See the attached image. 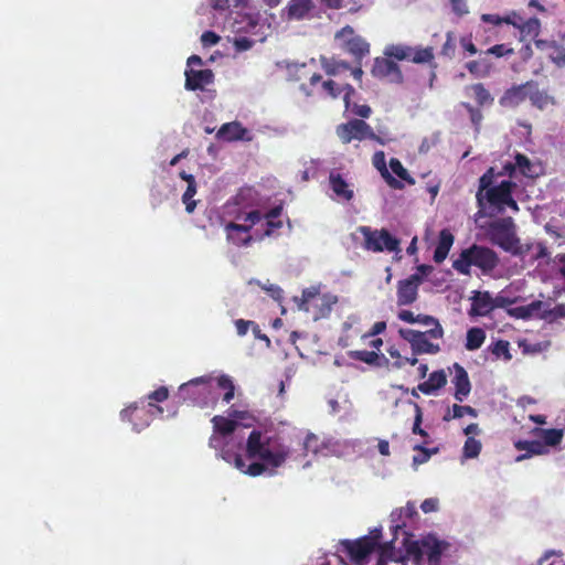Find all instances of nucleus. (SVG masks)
Instances as JSON below:
<instances>
[{
	"mask_svg": "<svg viewBox=\"0 0 565 565\" xmlns=\"http://www.w3.org/2000/svg\"><path fill=\"white\" fill-rule=\"evenodd\" d=\"M250 419L245 412H232L230 417L214 416L212 419L214 435L210 438V446L221 449L220 456L226 462L234 465L236 469L250 477L262 475L274 476L277 469L282 467L290 455V447L285 445L276 435L254 429L246 443V459L241 455L224 448L228 438L239 425L248 427Z\"/></svg>",
	"mask_w": 565,
	"mask_h": 565,
	"instance_id": "nucleus-1",
	"label": "nucleus"
},
{
	"mask_svg": "<svg viewBox=\"0 0 565 565\" xmlns=\"http://www.w3.org/2000/svg\"><path fill=\"white\" fill-rule=\"evenodd\" d=\"M282 211L281 206H275L268 212L259 210H242L236 215L242 224L231 222L226 224L225 231L227 239L236 246H246L252 239H262L264 236H270L282 226L278 220Z\"/></svg>",
	"mask_w": 565,
	"mask_h": 565,
	"instance_id": "nucleus-2",
	"label": "nucleus"
},
{
	"mask_svg": "<svg viewBox=\"0 0 565 565\" xmlns=\"http://www.w3.org/2000/svg\"><path fill=\"white\" fill-rule=\"evenodd\" d=\"M393 541L385 544L376 565H407L412 561L415 565H440L441 555L450 544L436 535L428 534L418 541L403 537L402 546L406 548V556H396Z\"/></svg>",
	"mask_w": 565,
	"mask_h": 565,
	"instance_id": "nucleus-3",
	"label": "nucleus"
},
{
	"mask_svg": "<svg viewBox=\"0 0 565 565\" xmlns=\"http://www.w3.org/2000/svg\"><path fill=\"white\" fill-rule=\"evenodd\" d=\"M218 390L225 391L223 401L230 403L234 398L235 386L228 375L214 377L212 374L199 376L179 386L178 396L181 401L195 406L213 405L218 398Z\"/></svg>",
	"mask_w": 565,
	"mask_h": 565,
	"instance_id": "nucleus-4",
	"label": "nucleus"
},
{
	"mask_svg": "<svg viewBox=\"0 0 565 565\" xmlns=\"http://www.w3.org/2000/svg\"><path fill=\"white\" fill-rule=\"evenodd\" d=\"M515 186L516 184L511 180H502L498 184H494L493 169L490 168L479 180L477 201L479 205H482L486 199L498 212H503L505 206L516 212L519 211V206L512 198V191Z\"/></svg>",
	"mask_w": 565,
	"mask_h": 565,
	"instance_id": "nucleus-5",
	"label": "nucleus"
},
{
	"mask_svg": "<svg viewBox=\"0 0 565 565\" xmlns=\"http://www.w3.org/2000/svg\"><path fill=\"white\" fill-rule=\"evenodd\" d=\"M498 263V255L492 249L473 244L461 250L459 257L452 263V267L462 275H470L471 266L480 268L483 274H489Z\"/></svg>",
	"mask_w": 565,
	"mask_h": 565,
	"instance_id": "nucleus-6",
	"label": "nucleus"
},
{
	"mask_svg": "<svg viewBox=\"0 0 565 565\" xmlns=\"http://www.w3.org/2000/svg\"><path fill=\"white\" fill-rule=\"evenodd\" d=\"M490 241L514 256H525L526 250L516 235V226L512 217L495 220L489 224Z\"/></svg>",
	"mask_w": 565,
	"mask_h": 565,
	"instance_id": "nucleus-7",
	"label": "nucleus"
},
{
	"mask_svg": "<svg viewBox=\"0 0 565 565\" xmlns=\"http://www.w3.org/2000/svg\"><path fill=\"white\" fill-rule=\"evenodd\" d=\"M359 232L363 235V247L367 250L374 253L401 252L399 241L385 228L372 230L369 226H360Z\"/></svg>",
	"mask_w": 565,
	"mask_h": 565,
	"instance_id": "nucleus-8",
	"label": "nucleus"
},
{
	"mask_svg": "<svg viewBox=\"0 0 565 565\" xmlns=\"http://www.w3.org/2000/svg\"><path fill=\"white\" fill-rule=\"evenodd\" d=\"M335 41L340 46L350 53L358 63L370 53V44L354 30L347 25L335 33Z\"/></svg>",
	"mask_w": 565,
	"mask_h": 565,
	"instance_id": "nucleus-9",
	"label": "nucleus"
},
{
	"mask_svg": "<svg viewBox=\"0 0 565 565\" xmlns=\"http://www.w3.org/2000/svg\"><path fill=\"white\" fill-rule=\"evenodd\" d=\"M316 10L313 0H287L281 10V18L288 22L310 20L315 18Z\"/></svg>",
	"mask_w": 565,
	"mask_h": 565,
	"instance_id": "nucleus-10",
	"label": "nucleus"
},
{
	"mask_svg": "<svg viewBox=\"0 0 565 565\" xmlns=\"http://www.w3.org/2000/svg\"><path fill=\"white\" fill-rule=\"evenodd\" d=\"M399 334L411 344L414 354H436L440 351L438 344H434L428 340L430 337L427 332L401 329Z\"/></svg>",
	"mask_w": 565,
	"mask_h": 565,
	"instance_id": "nucleus-11",
	"label": "nucleus"
},
{
	"mask_svg": "<svg viewBox=\"0 0 565 565\" xmlns=\"http://www.w3.org/2000/svg\"><path fill=\"white\" fill-rule=\"evenodd\" d=\"M381 529H374L370 537L360 539L349 544V554L356 563H363L373 550L380 544Z\"/></svg>",
	"mask_w": 565,
	"mask_h": 565,
	"instance_id": "nucleus-12",
	"label": "nucleus"
},
{
	"mask_svg": "<svg viewBox=\"0 0 565 565\" xmlns=\"http://www.w3.org/2000/svg\"><path fill=\"white\" fill-rule=\"evenodd\" d=\"M371 73L376 78H385L393 84H402L404 81L399 66L388 57H376Z\"/></svg>",
	"mask_w": 565,
	"mask_h": 565,
	"instance_id": "nucleus-13",
	"label": "nucleus"
},
{
	"mask_svg": "<svg viewBox=\"0 0 565 565\" xmlns=\"http://www.w3.org/2000/svg\"><path fill=\"white\" fill-rule=\"evenodd\" d=\"M419 279L417 276H409L397 284V305L409 306L417 300Z\"/></svg>",
	"mask_w": 565,
	"mask_h": 565,
	"instance_id": "nucleus-14",
	"label": "nucleus"
},
{
	"mask_svg": "<svg viewBox=\"0 0 565 565\" xmlns=\"http://www.w3.org/2000/svg\"><path fill=\"white\" fill-rule=\"evenodd\" d=\"M533 87V81L512 86L501 96L499 103L503 107L514 108L529 99L530 89Z\"/></svg>",
	"mask_w": 565,
	"mask_h": 565,
	"instance_id": "nucleus-15",
	"label": "nucleus"
},
{
	"mask_svg": "<svg viewBox=\"0 0 565 565\" xmlns=\"http://www.w3.org/2000/svg\"><path fill=\"white\" fill-rule=\"evenodd\" d=\"M216 138L224 141H250L252 134L238 121L226 122L216 132Z\"/></svg>",
	"mask_w": 565,
	"mask_h": 565,
	"instance_id": "nucleus-16",
	"label": "nucleus"
},
{
	"mask_svg": "<svg viewBox=\"0 0 565 565\" xmlns=\"http://www.w3.org/2000/svg\"><path fill=\"white\" fill-rule=\"evenodd\" d=\"M185 75V89L188 90H199L204 89L206 85H210L214 81V74L210 68L205 70H195V68H186L184 72Z\"/></svg>",
	"mask_w": 565,
	"mask_h": 565,
	"instance_id": "nucleus-17",
	"label": "nucleus"
},
{
	"mask_svg": "<svg viewBox=\"0 0 565 565\" xmlns=\"http://www.w3.org/2000/svg\"><path fill=\"white\" fill-rule=\"evenodd\" d=\"M470 316L486 317L493 308V296L489 291H472Z\"/></svg>",
	"mask_w": 565,
	"mask_h": 565,
	"instance_id": "nucleus-18",
	"label": "nucleus"
},
{
	"mask_svg": "<svg viewBox=\"0 0 565 565\" xmlns=\"http://www.w3.org/2000/svg\"><path fill=\"white\" fill-rule=\"evenodd\" d=\"M329 184L338 201H351L354 196L352 184H350L339 172L331 171Z\"/></svg>",
	"mask_w": 565,
	"mask_h": 565,
	"instance_id": "nucleus-19",
	"label": "nucleus"
},
{
	"mask_svg": "<svg viewBox=\"0 0 565 565\" xmlns=\"http://www.w3.org/2000/svg\"><path fill=\"white\" fill-rule=\"evenodd\" d=\"M504 169L510 173V175H513L519 171L522 175L527 178H535L541 172L540 166L531 162L526 156L521 153L515 156L514 163H507Z\"/></svg>",
	"mask_w": 565,
	"mask_h": 565,
	"instance_id": "nucleus-20",
	"label": "nucleus"
},
{
	"mask_svg": "<svg viewBox=\"0 0 565 565\" xmlns=\"http://www.w3.org/2000/svg\"><path fill=\"white\" fill-rule=\"evenodd\" d=\"M455 370V376L452 383L455 384V398L458 402H463L471 391V384L467 371L458 363L452 365Z\"/></svg>",
	"mask_w": 565,
	"mask_h": 565,
	"instance_id": "nucleus-21",
	"label": "nucleus"
},
{
	"mask_svg": "<svg viewBox=\"0 0 565 565\" xmlns=\"http://www.w3.org/2000/svg\"><path fill=\"white\" fill-rule=\"evenodd\" d=\"M514 447L518 450H525V454L519 455L515 458L516 462H521L532 456L545 455L548 454V449L545 448V445L542 444V440L535 437L532 440H518L514 444Z\"/></svg>",
	"mask_w": 565,
	"mask_h": 565,
	"instance_id": "nucleus-22",
	"label": "nucleus"
},
{
	"mask_svg": "<svg viewBox=\"0 0 565 565\" xmlns=\"http://www.w3.org/2000/svg\"><path fill=\"white\" fill-rule=\"evenodd\" d=\"M447 383V375L444 370L433 372L426 382L420 383L417 388L426 395H431L444 387Z\"/></svg>",
	"mask_w": 565,
	"mask_h": 565,
	"instance_id": "nucleus-23",
	"label": "nucleus"
},
{
	"mask_svg": "<svg viewBox=\"0 0 565 565\" xmlns=\"http://www.w3.org/2000/svg\"><path fill=\"white\" fill-rule=\"evenodd\" d=\"M532 435L541 439L542 444L545 445V448L548 449L550 447H556L561 444L564 437V431L563 429L557 428H534L532 430Z\"/></svg>",
	"mask_w": 565,
	"mask_h": 565,
	"instance_id": "nucleus-24",
	"label": "nucleus"
},
{
	"mask_svg": "<svg viewBox=\"0 0 565 565\" xmlns=\"http://www.w3.org/2000/svg\"><path fill=\"white\" fill-rule=\"evenodd\" d=\"M454 239H455L454 235L448 230L440 231L438 244L434 252L435 263L440 264L446 259V257L454 244Z\"/></svg>",
	"mask_w": 565,
	"mask_h": 565,
	"instance_id": "nucleus-25",
	"label": "nucleus"
},
{
	"mask_svg": "<svg viewBox=\"0 0 565 565\" xmlns=\"http://www.w3.org/2000/svg\"><path fill=\"white\" fill-rule=\"evenodd\" d=\"M318 297H320V286H311L302 290L301 297H294V301L299 310L309 312L310 307L317 302Z\"/></svg>",
	"mask_w": 565,
	"mask_h": 565,
	"instance_id": "nucleus-26",
	"label": "nucleus"
},
{
	"mask_svg": "<svg viewBox=\"0 0 565 565\" xmlns=\"http://www.w3.org/2000/svg\"><path fill=\"white\" fill-rule=\"evenodd\" d=\"M412 46L406 44H388L384 49V55L397 61H409Z\"/></svg>",
	"mask_w": 565,
	"mask_h": 565,
	"instance_id": "nucleus-27",
	"label": "nucleus"
},
{
	"mask_svg": "<svg viewBox=\"0 0 565 565\" xmlns=\"http://www.w3.org/2000/svg\"><path fill=\"white\" fill-rule=\"evenodd\" d=\"M529 99L539 109H544L550 103H553V98L546 92L540 90L539 84L534 81L533 87L530 89Z\"/></svg>",
	"mask_w": 565,
	"mask_h": 565,
	"instance_id": "nucleus-28",
	"label": "nucleus"
},
{
	"mask_svg": "<svg viewBox=\"0 0 565 565\" xmlns=\"http://www.w3.org/2000/svg\"><path fill=\"white\" fill-rule=\"evenodd\" d=\"M416 323H419V324H423L426 327L433 326L434 328L426 331L431 339H441L444 335L443 327L440 326L438 320L431 316L418 315V316H416Z\"/></svg>",
	"mask_w": 565,
	"mask_h": 565,
	"instance_id": "nucleus-29",
	"label": "nucleus"
},
{
	"mask_svg": "<svg viewBox=\"0 0 565 565\" xmlns=\"http://www.w3.org/2000/svg\"><path fill=\"white\" fill-rule=\"evenodd\" d=\"M486 340V332L478 327L470 328L467 331L466 349L468 351L478 350Z\"/></svg>",
	"mask_w": 565,
	"mask_h": 565,
	"instance_id": "nucleus-30",
	"label": "nucleus"
},
{
	"mask_svg": "<svg viewBox=\"0 0 565 565\" xmlns=\"http://www.w3.org/2000/svg\"><path fill=\"white\" fill-rule=\"evenodd\" d=\"M350 128L353 129L354 137L358 140H365L370 138H375V132L371 128L370 125H367L362 119H353L350 120Z\"/></svg>",
	"mask_w": 565,
	"mask_h": 565,
	"instance_id": "nucleus-31",
	"label": "nucleus"
},
{
	"mask_svg": "<svg viewBox=\"0 0 565 565\" xmlns=\"http://www.w3.org/2000/svg\"><path fill=\"white\" fill-rule=\"evenodd\" d=\"M467 70L476 77H487L490 74L492 64L488 58L470 61L466 64Z\"/></svg>",
	"mask_w": 565,
	"mask_h": 565,
	"instance_id": "nucleus-32",
	"label": "nucleus"
},
{
	"mask_svg": "<svg viewBox=\"0 0 565 565\" xmlns=\"http://www.w3.org/2000/svg\"><path fill=\"white\" fill-rule=\"evenodd\" d=\"M434 60V50L430 46L427 47H419V46H412V53L409 61L416 64H425L429 63L431 64Z\"/></svg>",
	"mask_w": 565,
	"mask_h": 565,
	"instance_id": "nucleus-33",
	"label": "nucleus"
},
{
	"mask_svg": "<svg viewBox=\"0 0 565 565\" xmlns=\"http://www.w3.org/2000/svg\"><path fill=\"white\" fill-rule=\"evenodd\" d=\"M338 302V297L331 294H323L317 298V302L313 303L316 308L319 309V315L316 317H326L331 312L332 306Z\"/></svg>",
	"mask_w": 565,
	"mask_h": 565,
	"instance_id": "nucleus-34",
	"label": "nucleus"
},
{
	"mask_svg": "<svg viewBox=\"0 0 565 565\" xmlns=\"http://www.w3.org/2000/svg\"><path fill=\"white\" fill-rule=\"evenodd\" d=\"M391 530L393 532V542L397 541L398 532L403 533V537H409V535L405 532L404 527L405 525V516L403 515V511H399V509L394 510L391 513Z\"/></svg>",
	"mask_w": 565,
	"mask_h": 565,
	"instance_id": "nucleus-35",
	"label": "nucleus"
},
{
	"mask_svg": "<svg viewBox=\"0 0 565 565\" xmlns=\"http://www.w3.org/2000/svg\"><path fill=\"white\" fill-rule=\"evenodd\" d=\"M518 26L520 29L522 40H525L526 38H536L539 35L541 24L539 19L531 18Z\"/></svg>",
	"mask_w": 565,
	"mask_h": 565,
	"instance_id": "nucleus-36",
	"label": "nucleus"
},
{
	"mask_svg": "<svg viewBox=\"0 0 565 565\" xmlns=\"http://www.w3.org/2000/svg\"><path fill=\"white\" fill-rule=\"evenodd\" d=\"M482 445L481 441L473 438L468 437L465 441L463 448H462V455L465 459H475L479 456L481 451Z\"/></svg>",
	"mask_w": 565,
	"mask_h": 565,
	"instance_id": "nucleus-37",
	"label": "nucleus"
},
{
	"mask_svg": "<svg viewBox=\"0 0 565 565\" xmlns=\"http://www.w3.org/2000/svg\"><path fill=\"white\" fill-rule=\"evenodd\" d=\"M489 350L497 359H503L504 361H510L512 355L510 353V343L504 340H499L494 342Z\"/></svg>",
	"mask_w": 565,
	"mask_h": 565,
	"instance_id": "nucleus-38",
	"label": "nucleus"
},
{
	"mask_svg": "<svg viewBox=\"0 0 565 565\" xmlns=\"http://www.w3.org/2000/svg\"><path fill=\"white\" fill-rule=\"evenodd\" d=\"M352 356L355 360H359V361L364 362L370 365L377 364V361L380 359H382L385 363H388V360L384 355L380 356L374 351H366V350L354 351V352H352Z\"/></svg>",
	"mask_w": 565,
	"mask_h": 565,
	"instance_id": "nucleus-39",
	"label": "nucleus"
},
{
	"mask_svg": "<svg viewBox=\"0 0 565 565\" xmlns=\"http://www.w3.org/2000/svg\"><path fill=\"white\" fill-rule=\"evenodd\" d=\"M303 450L306 454L311 452L322 456V441L317 435L309 433L303 440Z\"/></svg>",
	"mask_w": 565,
	"mask_h": 565,
	"instance_id": "nucleus-40",
	"label": "nucleus"
},
{
	"mask_svg": "<svg viewBox=\"0 0 565 565\" xmlns=\"http://www.w3.org/2000/svg\"><path fill=\"white\" fill-rule=\"evenodd\" d=\"M342 444L334 438H326L322 440V456H340L342 454Z\"/></svg>",
	"mask_w": 565,
	"mask_h": 565,
	"instance_id": "nucleus-41",
	"label": "nucleus"
},
{
	"mask_svg": "<svg viewBox=\"0 0 565 565\" xmlns=\"http://www.w3.org/2000/svg\"><path fill=\"white\" fill-rule=\"evenodd\" d=\"M196 193V182L190 183L186 186V190L184 191L182 195V202L185 205V211L191 214L196 207V201L193 200V196Z\"/></svg>",
	"mask_w": 565,
	"mask_h": 565,
	"instance_id": "nucleus-42",
	"label": "nucleus"
},
{
	"mask_svg": "<svg viewBox=\"0 0 565 565\" xmlns=\"http://www.w3.org/2000/svg\"><path fill=\"white\" fill-rule=\"evenodd\" d=\"M413 449L419 451L418 455L413 457V466L415 468L419 465L427 462L430 459L431 455L437 454L438 451V448L426 449L422 445H415Z\"/></svg>",
	"mask_w": 565,
	"mask_h": 565,
	"instance_id": "nucleus-43",
	"label": "nucleus"
},
{
	"mask_svg": "<svg viewBox=\"0 0 565 565\" xmlns=\"http://www.w3.org/2000/svg\"><path fill=\"white\" fill-rule=\"evenodd\" d=\"M558 318H565V303L557 305L554 308H550L546 303L542 312V319L552 322Z\"/></svg>",
	"mask_w": 565,
	"mask_h": 565,
	"instance_id": "nucleus-44",
	"label": "nucleus"
},
{
	"mask_svg": "<svg viewBox=\"0 0 565 565\" xmlns=\"http://www.w3.org/2000/svg\"><path fill=\"white\" fill-rule=\"evenodd\" d=\"M390 168L402 180H405L409 184L415 183V180L408 174L407 170L403 167L398 159L392 158L390 161Z\"/></svg>",
	"mask_w": 565,
	"mask_h": 565,
	"instance_id": "nucleus-45",
	"label": "nucleus"
},
{
	"mask_svg": "<svg viewBox=\"0 0 565 565\" xmlns=\"http://www.w3.org/2000/svg\"><path fill=\"white\" fill-rule=\"evenodd\" d=\"M373 164L374 167L382 172V175L384 178H387L388 183L392 184L393 182H396L393 177L390 175L386 164H385V156L384 152L377 151L373 156Z\"/></svg>",
	"mask_w": 565,
	"mask_h": 565,
	"instance_id": "nucleus-46",
	"label": "nucleus"
},
{
	"mask_svg": "<svg viewBox=\"0 0 565 565\" xmlns=\"http://www.w3.org/2000/svg\"><path fill=\"white\" fill-rule=\"evenodd\" d=\"M408 404L413 405L414 409H415L414 425L412 428L413 434L420 435V436L427 438L428 434L420 427L422 420H423L422 408L419 407V405L417 403H414L412 401H409Z\"/></svg>",
	"mask_w": 565,
	"mask_h": 565,
	"instance_id": "nucleus-47",
	"label": "nucleus"
},
{
	"mask_svg": "<svg viewBox=\"0 0 565 565\" xmlns=\"http://www.w3.org/2000/svg\"><path fill=\"white\" fill-rule=\"evenodd\" d=\"M148 406H149L150 409L147 412V419L142 424H138V423L132 422V429L135 431H137V433H140L142 429L148 427L149 424H150V420L153 418V416L156 414H161L162 413V407H160V406L153 405L151 403H149Z\"/></svg>",
	"mask_w": 565,
	"mask_h": 565,
	"instance_id": "nucleus-48",
	"label": "nucleus"
},
{
	"mask_svg": "<svg viewBox=\"0 0 565 565\" xmlns=\"http://www.w3.org/2000/svg\"><path fill=\"white\" fill-rule=\"evenodd\" d=\"M547 57L557 67H564L565 66V47L556 43L555 46L551 50V52L547 54Z\"/></svg>",
	"mask_w": 565,
	"mask_h": 565,
	"instance_id": "nucleus-49",
	"label": "nucleus"
},
{
	"mask_svg": "<svg viewBox=\"0 0 565 565\" xmlns=\"http://www.w3.org/2000/svg\"><path fill=\"white\" fill-rule=\"evenodd\" d=\"M472 90L479 105H486L493 100L490 93L484 88L482 84H475L472 86Z\"/></svg>",
	"mask_w": 565,
	"mask_h": 565,
	"instance_id": "nucleus-50",
	"label": "nucleus"
},
{
	"mask_svg": "<svg viewBox=\"0 0 565 565\" xmlns=\"http://www.w3.org/2000/svg\"><path fill=\"white\" fill-rule=\"evenodd\" d=\"M255 194L256 192L250 188L242 189L234 199L235 204L247 207L250 205L249 201L255 198Z\"/></svg>",
	"mask_w": 565,
	"mask_h": 565,
	"instance_id": "nucleus-51",
	"label": "nucleus"
},
{
	"mask_svg": "<svg viewBox=\"0 0 565 565\" xmlns=\"http://www.w3.org/2000/svg\"><path fill=\"white\" fill-rule=\"evenodd\" d=\"M451 412H452V418H461L465 415H469L471 417L478 416L477 409H475L473 407L468 406V405L462 406V405L454 404L451 407Z\"/></svg>",
	"mask_w": 565,
	"mask_h": 565,
	"instance_id": "nucleus-52",
	"label": "nucleus"
},
{
	"mask_svg": "<svg viewBox=\"0 0 565 565\" xmlns=\"http://www.w3.org/2000/svg\"><path fill=\"white\" fill-rule=\"evenodd\" d=\"M337 135L344 143H349L352 139H355L353 129L350 128V121L338 126Z\"/></svg>",
	"mask_w": 565,
	"mask_h": 565,
	"instance_id": "nucleus-53",
	"label": "nucleus"
},
{
	"mask_svg": "<svg viewBox=\"0 0 565 565\" xmlns=\"http://www.w3.org/2000/svg\"><path fill=\"white\" fill-rule=\"evenodd\" d=\"M257 284L276 301H280L282 299L284 290L275 284H264L262 285L259 281Z\"/></svg>",
	"mask_w": 565,
	"mask_h": 565,
	"instance_id": "nucleus-54",
	"label": "nucleus"
},
{
	"mask_svg": "<svg viewBox=\"0 0 565 565\" xmlns=\"http://www.w3.org/2000/svg\"><path fill=\"white\" fill-rule=\"evenodd\" d=\"M526 253L532 249V257L540 260V259H547L550 257V253L547 248L542 244L537 243L533 246H526L524 247Z\"/></svg>",
	"mask_w": 565,
	"mask_h": 565,
	"instance_id": "nucleus-55",
	"label": "nucleus"
},
{
	"mask_svg": "<svg viewBox=\"0 0 565 565\" xmlns=\"http://www.w3.org/2000/svg\"><path fill=\"white\" fill-rule=\"evenodd\" d=\"M526 310L530 313L531 318H541L543 309L546 307V302L541 300H534L531 303L526 305Z\"/></svg>",
	"mask_w": 565,
	"mask_h": 565,
	"instance_id": "nucleus-56",
	"label": "nucleus"
},
{
	"mask_svg": "<svg viewBox=\"0 0 565 565\" xmlns=\"http://www.w3.org/2000/svg\"><path fill=\"white\" fill-rule=\"evenodd\" d=\"M451 6V11L458 15L462 17L469 13L468 4L466 0H449Z\"/></svg>",
	"mask_w": 565,
	"mask_h": 565,
	"instance_id": "nucleus-57",
	"label": "nucleus"
},
{
	"mask_svg": "<svg viewBox=\"0 0 565 565\" xmlns=\"http://www.w3.org/2000/svg\"><path fill=\"white\" fill-rule=\"evenodd\" d=\"M221 40V36L213 31H205L201 35V42L204 47L216 45Z\"/></svg>",
	"mask_w": 565,
	"mask_h": 565,
	"instance_id": "nucleus-58",
	"label": "nucleus"
},
{
	"mask_svg": "<svg viewBox=\"0 0 565 565\" xmlns=\"http://www.w3.org/2000/svg\"><path fill=\"white\" fill-rule=\"evenodd\" d=\"M255 41L246 36H238L234 40L236 51L243 52L253 47Z\"/></svg>",
	"mask_w": 565,
	"mask_h": 565,
	"instance_id": "nucleus-59",
	"label": "nucleus"
},
{
	"mask_svg": "<svg viewBox=\"0 0 565 565\" xmlns=\"http://www.w3.org/2000/svg\"><path fill=\"white\" fill-rule=\"evenodd\" d=\"M486 53L495 55L497 57H502L504 55L512 54L513 50L508 47L504 44H497V45H493L492 47L488 49Z\"/></svg>",
	"mask_w": 565,
	"mask_h": 565,
	"instance_id": "nucleus-60",
	"label": "nucleus"
},
{
	"mask_svg": "<svg viewBox=\"0 0 565 565\" xmlns=\"http://www.w3.org/2000/svg\"><path fill=\"white\" fill-rule=\"evenodd\" d=\"M255 321H252V320H244V319H237L235 320V327H236V332L239 337H244L247 332H248V329L253 328V324H254Z\"/></svg>",
	"mask_w": 565,
	"mask_h": 565,
	"instance_id": "nucleus-61",
	"label": "nucleus"
},
{
	"mask_svg": "<svg viewBox=\"0 0 565 565\" xmlns=\"http://www.w3.org/2000/svg\"><path fill=\"white\" fill-rule=\"evenodd\" d=\"M438 499L428 498L422 502L420 509L423 510L424 513L435 512L438 509Z\"/></svg>",
	"mask_w": 565,
	"mask_h": 565,
	"instance_id": "nucleus-62",
	"label": "nucleus"
},
{
	"mask_svg": "<svg viewBox=\"0 0 565 565\" xmlns=\"http://www.w3.org/2000/svg\"><path fill=\"white\" fill-rule=\"evenodd\" d=\"M433 271V267L429 265H419L416 268V273L412 274L411 276H417L419 279V286L423 284L424 279Z\"/></svg>",
	"mask_w": 565,
	"mask_h": 565,
	"instance_id": "nucleus-63",
	"label": "nucleus"
},
{
	"mask_svg": "<svg viewBox=\"0 0 565 565\" xmlns=\"http://www.w3.org/2000/svg\"><path fill=\"white\" fill-rule=\"evenodd\" d=\"M168 396H169L168 388L166 386H161L158 390H156L154 392L150 393L148 395V398L153 399L156 402H163L168 398Z\"/></svg>",
	"mask_w": 565,
	"mask_h": 565,
	"instance_id": "nucleus-64",
	"label": "nucleus"
}]
</instances>
